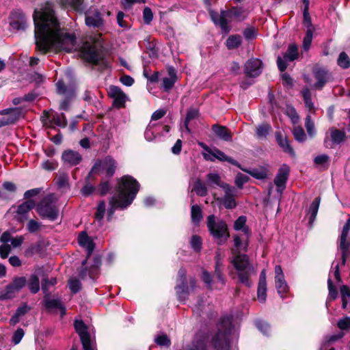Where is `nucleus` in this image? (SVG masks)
<instances>
[{
	"label": "nucleus",
	"mask_w": 350,
	"mask_h": 350,
	"mask_svg": "<svg viewBox=\"0 0 350 350\" xmlns=\"http://www.w3.org/2000/svg\"><path fill=\"white\" fill-rule=\"evenodd\" d=\"M109 95L113 99V105L118 108L124 107L128 98L126 95L117 86H110Z\"/></svg>",
	"instance_id": "aec40b11"
},
{
	"label": "nucleus",
	"mask_w": 350,
	"mask_h": 350,
	"mask_svg": "<svg viewBox=\"0 0 350 350\" xmlns=\"http://www.w3.org/2000/svg\"><path fill=\"white\" fill-rule=\"evenodd\" d=\"M206 153H204V158L207 161H214L215 159H218L221 161H227L234 165L239 167V164L232 158L228 157L223 152L218 149L211 150L208 147L205 148Z\"/></svg>",
	"instance_id": "ddd939ff"
},
{
	"label": "nucleus",
	"mask_w": 350,
	"mask_h": 350,
	"mask_svg": "<svg viewBox=\"0 0 350 350\" xmlns=\"http://www.w3.org/2000/svg\"><path fill=\"white\" fill-rule=\"evenodd\" d=\"M275 138L278 145L284 150V152L291 155L294 154V150L286 137H283L280 132H277L275 133Z\"/></svg>",
	"instance_id": "c85d7f7f"
},
{
	"label": "nucleus",
	"mask_w": 350,
	"mask_h": 350,
	"mask_svg": "<svg viewBox=\"0 0 350 350\" xmlns=\"http://www.w3.org/2000/svg\"><path fill=\"white\" fill-rule=\"evenodd\" d=\"M105 212V203L104 201H101L97 207L96 212L95 213L96 219L100 221L103 219Z\"/></svg>",
	"instance_id": "864d4df0"
},
{
	"label": "nucleus",
	"mask_w": 350,
	"mask_h": 350,
	"mask_svg": "<svg viewBox=\"0 0 350 350\" xmlns=\"http://www.w3.org/2000/svg\"><path fill=\"white\" fill-rule=\"evenodd\" d=\"M338 327L342 330L350 329V317H345L338 321Z\"/></svg>",
	"instance_id": "bf43d9fd"
},
{
	"label": "nucleus",
	"mask_w": 350,
	"mask_h": 350,
	"mask_svg": "<svg viewBox=\"0 0 350 350\" xmlns=\"http://www.w3.org/2000/svg\"><path fill=\"white\" fill-rule=\"evenodd\" d=\"M250 237L251 231L250 229H245V234L241 235H233L234 246L235 248L232 250H237L239 252L240 251L247 252L249 247Z\"/></svg>",
	"instance_id": "a211bd4d"
},
{
	"label": "nucleus",
	"mask_w": 350,
	"mask_h": 350,
	"mask_svg": "<svg viewBox=\"0 0 350 350\" xmlns=\"http://www.w3.org/2000/svg\"><path fill=\"white\" fill-rule=\"evenodd\" d=\"M257 31L253 27H249L243 31V36L247 40H252L256 37Z\"/></svg>",
	"instance_id": "13d9d810"
},
{
	"label": "nucleus",
	"mask_w": 350,
	"mask_h": 350,
	"mask_svg": "<svg viewBox=\"0 0 350 350\" xmlns=\"http://www.w3.org/2000/svg\"><path fill=\"white\" fill-rule=\"evenodd\" d=\"M248 180L249 178L247 176L241 173H239L236 176L235 183L237 187H241L243 184L248 181Z\"/></svg>",
	"instance_id": "69168bd1"
},
{
	"label": "nucleus",
	"mask_w": 350,
	"mask_h": 350,
	"mask_svg": "<svg viewBox=\"0 0 350 350\" xmlns=\"http://www.w3.org/2000/svg\"><path fill=\"white\" fill-rule=\"evenodd\" d=\"M242 42L241 36L239 35H232L226 40V46L228 49L238 48Z\"/></svg>",
	"instance_id": "7c9ffc66"
},
{
	"label": "nucleus",
	"mask_w": 350,
	"mask_h": 350,
	"mask_svg": "<svg viewBox=\"0 0 350 350\" xmlns=\"http://www.w3.org/2000/svg\"><path fill=\"white\" fill-rule=\"evenodd\" d=\"M221 188L224 191V196L221 198H216V200L222 202L225 208L228 209L234 208L237 205L234 200L236 189L229 185H222Z\"/></svg>",
	"instance_id": "4468645a"
},
{
	"label": "nucleus",
	"mask_w": 350,
	"mask_h": 350,
	"mask_svg": "<svg viewBox=\"0 0 350 350\" xmlns=\"http://www.w3.org/2000/svg\"><path fill=\"white\" fill-rule=\"evenodd\" d=\"M245 18V11L240 8H233L228 11H221L220 14L219 26L223 31H230L228 24L233 21H242Z\"/></svg>",
	"instance_id": "0eeeda50"
},
{
	"label": "nucleus",
	"mask_w": 350,
	"mask_h": 350,
	"mask_svg": "<svg viewBox=\"0 0 350 350\" xmlns=\"http://www.w3.org/2000/svg\"><path fill=\"white\" fill-rule=\"evenodd\" d=\"M139 187L137 180L130 176H124L118 180L117 192L109 202L111 207L108 210V219H111L116 208H125L132 203Z\"/></svg>",
	"instance_id": "f03ea898"
},
{
	"label": "nucleus",
	"mask_w": 350,
	"mask_h": 350,
	"mask_svg": "<svg viewBox=\"0 0 350 350\" xmlns=\"http://www.w3.org/2000/svg\"><path fill=\"white\" fill-rule=\"evenodd\" d=\"M62 3L65 6H70L77 11H82L83 10V0H63Z\"/></svg>",
	"instance_id": "e433bc0d"
},
{
	"label": "nucleus",
	"mask_w": 350,
	"mask_h": 350,
	"mask_svg": "<svg viewBox=\"0 0 350 350\" xmlns=\"http://www.w3.org/2000/svg\"><path fill=\"white\" fill-rule=\"evenodd\" d=\"M157 127V125L154 122L148 124L144 133V137L147 141L151 142L155 138L156 135L154 133Z\"/></svg>",
	"instance_id": "72a5a7b5"
},
{
	"label": "nucleus",
	"mask_w": 350,
	"mask_h": 350,
	"mask_svg": "<svg viewBox=\"0 0 350 350\" xmlns=\"http://www.w3.org/2000/svg\"><path fill=\"white\" fill-rule=\"evenodd\" d=\"M78 242L81 247L86 249L88 256H90L94 250V243L86 232H83L79 234L78 237Z\"/></svg>",
	"instance_id": "bb28decb"
},
{
	"label": "nucleus",
	"mask_w": 350,
	"mask_h": 350,
	"mask_svg": "<svg viewBox=\"0 0 350 350\" xmlns=\"http://www.w3.org/2000/svg\"><path fill=\"white\" fill-rule=\"evenodd\" d=\"M166 112V110L164 109H159L155 111L151 116V120L150 122H153L155 120L161 119L165 115Z\"/></svg>",
	"instance_id": "774afa93"
},
{
	"label": "nucleus",
	"mask_w": 350,
	"mask_h": 350,
	"mask_svg": "<svg viewBox=\"0 0 350 350\" xmlns=\"http://www.w3.org/2000/svg\"><path fill=\"white\" fill-rule=\"evenodd\" d=\"M190 244L191 247L196 251H200L202 246V239L197 235H193L191 237Z\"/></svg>",
	"instance_id": "4d7b16f0"
},
{
	"label": "nucleus",
	"mask_w": 350,
	"mask_h": 350,
	"mask_svg": "<svg viewBox=\"0 0 350 350\" xmlns=\"http://www.w3.org/2000/svg\"><path fill=\"white\" fill-rule=\"evenodd\" d=\"M176 291L180 300H185L189 295V288L186 283V271L180 269L178 273Z\"/></svg>",
	"instance_id": "2eb2a0df"
},
{
	"label": "nucleus",
	"mask_w": 350,
	"mask_h": 350,
	"mask_svg": "<svg viewBox=\"0 0 350 350\" xmlns=\"http://www.w3.org/2000/svg\"><path fill=\"white\" fill-rule=\"evenodd\" d=\"M338 65L344 68H348L350 67V59L347 54L345 52H342L340 53L339 57L337 60Z\"/></svg>",
	"instance_id": "37998d69"
},
{
	"label": "nucleus",
	"mask_w": 350,
	"mask_h": 350,
	"mask_svg": "<svg viewBox=\"0 0 350 350\" xmlns=\"http://www.w3.org/2000/svg\"><path fill=\"white\" fill-rule=\"evenodd\" d=\"M313 35V28L307 29L306 36L303 40V48L308 51L311 45Z\"/></svg>",
	"instance_id": "49530a36"
},
{
	"label": "nucleus",
	"mask_w": 350,
	"mask_h": 350,
	"mask_svg": "<svg viewBox=\"0 0 350 350\" xmlns=\"http://www.w3.org/2000/svg\"><path fill=\"white\" fill-rule=\"evenodd\" d=\"M85 24L90 27H99L103 25V19L98 10L91 8L87 11L85 13Z\"/></svg>",
	"instance_id": "412c9836"
},
{
	"label": "nucleus",
	"mask_w": 350,
	"mask_h": 350,
	"mask_svg": "<svg viewBox=\"0 0 350 350\" xmlns=\"http://www.w3.org/2000/svg\"><path fill=\"white\" fill-rule=\"evenodd\" d=\"M258 299L260 302H265L267 297V284L258 283L257 290Z\"/></svg>",
	"instance_id": "a18cd8bd"
},
{
	"label": "nucleus",
	"mask_w": 350,
	"mask_h": 350,
	"mask_svg": "<svg viewBox=\"0 0 350 350\" xmlns=\"http://www.w3.org/2000/svg\"><path fill=\"white\" fill-rule=\"evenodd\" d=\"M305 126L307 130L308 134L310 136L313 137L315 135L316 131L314 129V122L312 121L310 116H308L306 118Z\"/></svg>",
	"instance_id": "603ef678"
},
{
	"label": "nucleus",
	"mask_w": 350,
	"mask_h": 350,
	"mask_svg": "<svg viewBox=\"0 0 350 350\" xmlns=\"http://www.w3.org/2000/svg\"><path fill=\"white\" fill-rule=\"evenodd\" d=\"M302 96L305 102L306 107L312 111L314 109V105L311 100V93L308 88H306L302 91Z\"/></svg>",
	"instance_id": "a19ab883"
},
{
	"label": "nucleus",
	"mask_w": 350,
	"mask_h": 350,
	"mask_svg": "<svg viewBox=\"0 0 350 350\" xmlns=\"http://www.w3.org/2000/svg\"><path fill=\"white\" fill-rule=\"evenodd\" d=\"M321 198H317L315 200L312 202V204L310 206L309 208V214L310 216V221L312 222L317 215L319 204H320Z\"/></svg>",
	"instance_id": "473e14b6"
},
{
	"label": "nucleus",
	"mask_w": 350,
	"mask_h": 350,
	"mask_svg": "<svg viewBox=\"0 0 350 350\" xmlns=\"http://www.w3.org/2000/svg\"><path fill=\"white\" fill-rule=\"evenodd\" d=\"M231 252L232 256L230 262L237 271L240 282L247 286H250L252 282L250 278L252 273H256V271L250 263L248 256L237 250H232Z\"/></svg>",
	"instance_id": "7ed1b4c3"
},
{
	"label": "nucleus",
	"mask_w": 350,
	"mask_h": 350,
	"mask_svg": "<svg viewBox=\"0 0 350 350\" xmlns=\"http://www.w3.org/2000/svg\"><path fill=\"white\" fill-rule=\"evenodd\" d=\"M53 122L60 127H65L67 125V120L64 113L55 114L53 117Z\"/></svg>",
	"instance_id": "3c124183"
},
{
	"label": "nucleus",
	"mask_w": 350,
	"mask_h": 350,
	"mask_svg": "<svg viewBox=\"0 0 350 350\" xmlns=\"http://www.w3.org/2000/svg\"><path fill=\"white\" fill-rule=\"evenodd\" d=\"M35 206L33 200H27L18 206L16 211L17 219L22 222L27 218V213Z\"/></svg>",
	"instance_id": "393cba45"
},
{
	"label": "nucleus",
	"mask_w": 350,
	"mask_h": 350,
	"mask_svg": "<svg viewBox=\"0 0 350 350\" xmlns=\"http://www.w3.org/2000/svg\"><path fill=\"white\" fill-rule=\"evenodd\" d=\"M82 57L87 62L98 64L101 59V55L94 42H85L80 48Z\"/></svg>",
	"instance_id": "9d476101"
},
{
	"label": "nucleus",
	"mask_w": 350,
	"mask_h": 350,
	"mask_svg": "<svg viewBox=\"0 0 350 350\" xmlns=\"http://www.w3.org/2000/svg\"><path fill=\"white\" fill-rule=\"evenodd\" d=\"M175 83V80L172 77H164L163 79L162 87L165 91H168L172 88Z\"/></svg>",
	"instance_id": "e2e57ef3"
},
{
	"label": "nucleus",
	"mask_w": 350,
	"mask_h": 350,
	"mask_svg": "<svg viewBox=\"0 0 350 350\" xmlns=\"http://www.w3.org/2000/svg\"><path fill=\"white\" fill-rule=\"evenodd\" d=\"M208 180L217 186L221 187L222 185H227L226 183H221L220 176L219 174L215 173H211L207 175Z\"/></svg>",
	"instance_id": "5fc2aeb1"
},
{
	"label": "nucleus",
	"mask_w": 350,
	"mask_h": 350,
	"mask_svg": "<svg viewBox=\"0 0 350 350\" xmlns=\"http://www.w3.org/2000/svg\"><path fill=\"white\" fill-rule=\"evenodd\" d=\"M350 230V219L344 225L339 238V249L342 252V265H345L347 258L350 256V238L348 234Z\"/></svg>",
	"instance_id": "1a4fd4ad"
},
{
	"label": "nucleus",
	"mask_w": 350,
	"mask_h": 350,
	"mask_svg": "<svg viewBox=\"0 0 350 350\" xmlns=\"http://www.w3.org/2000/svg\"><path fill=\"white\" fill-rule=\"evenodd\" d=\"M75 328L79 335L83 350H95V343L88 332V327L81 320H76Z\"/></svg>",
	"instance_id": "9b49d317"
},
{
	"label": "nucleus",
	"mask_w": 350,
	"mask_h": 350,
	"mask_svg": "<svg viewBox=\"0 0 350 350\" xmlns=\"http://www.w3.org/2000/svg\"><path fill=\"white\" fill-rule=\"evenodd\" d=\"M153 14L150 8L146 7L143 11V19L146 24H150L152 21Z\"/></svg>",
	"instance_id": "680f3d73"
},
{
	"label": "nucleus",
	"mask_w": 350,
	"mask_h": 350,
	"mask_svg": "<svg viewBox=\"0 0 350 350\" xmlns=\"http://www.w3.org/2000/svg\"><path fill=\"white\" fill-rule=\"evenodd\" d=\"M154 341L158 345L161 347H169L171 343L168 336L164 334L156 336Z\"/></svg>",
	"instance_id": "8fccbe9b"
},
{
	"label": "nucleus",
	"mask_w": 350,
	"mask_h": 350,
	"mask_svg": "<svg viewBox=\"0 0 350 350\" xmlns=\"http://www.w3.org/2000/svg\"><path fill=\"white\" fill-rule=\"evenodd\" d=\"M26 284L25 277L14 278L10 284L0 291V301L13 299Z\"/></svg>",
	"instance_id": "6e6552de"
},
{
	"label": "nucleus",
	"mask_w": 350,
	"mask_h": 350,
	"mask_svg": "<svg viewBox=\"0 0 350 350\" xmlns=\"http://www.w3.org/2000/svg\"><path fill=\"white\" fill-rule=\"evenodd\" d=\"M247 218L245 216L241 215L237 218L234 223V229L235 230H241L243 234H245V230L249 229L246 226Z\"/></svg>",
	"instance_id": "f704fd0d"
},
{
	"label": "nucleus",
	"mask_w": 350,
	"mask_h": 350,
	"mask_svg": "<svg viewBox=\"0 0 350 350\" xmlns=\"http://www.w3.org/2000/svg\"><path fill=\"white\" fill-rule=\"evenodd\" d=\"M223 267L222 258L219 252L215 255V275L216 277L215 282L218 284L215 288H220L224 286L225 279L222 275L221 267Z\"/></svg>",
	"instance_id": "5701e85b"
},
{
	"label": "nucleus",
	"mask_w": 350,
	"mask_h": 350,
	"mask_svg": "<svg viewBox=\"0 0 350 350\" xmlns=\"http://www.w3.org/2000/svg\"><path fill=\"white\" fill-rule=\"evenodd\" d=\"M24 331L21 328L17 329V330L14 332L13 337H12V341L15 345L18 344L22 338L24 336Z\"/></svg>",
	"instance_id": "338daca9"
},
{
	"label": "nucleus",
	"mask_w": 350,
	"mask_h": 350,
	"mask_svg": "<svg viewBox=\"0 0 350 350\" xmlns=\"http://www.w3.org/2000/svg\"><path fill=\"white\" fill-rule=\"evenodd\" d=\"M314 78L317 82L314 86L317 89H321L329 80L328 72L321 68H316L313 70Z\"/></svg>",
	"instance_id": "a878e982"
},
{
	"label": "nucleus",
	"mask_w": 350,
	"mask_h": 350,
	"mask_svg": "<svg viewBox=\"0 0 350 350\" xmlns=\"http://www.w3.org/2000/svg\"><path fill=\"white\" fill-rule=\"evenodd\" d=\"M28 286H29L30 291L33 294L37 293L39 291L40 281H39L38 277L36 275L33 274V275H31V277L29 278Z\"/></svg>",
	"instance_id": "c9c22d12"
},
{
	"label": "nucleus",
	"mask_w": 350,
	"mask_h": 350,
	"mask_svg": "<svg viewBox=\"0 0 350 350\" xmlns=\"http://www.w3.org/2000/svg\"><path fill=\"white\" fill-rule=\"evenodd\" d=\"M10 25L15 30H25L27 27V20L24 13L16 10L12 12L10 16Z\"/></svg>",
	"instance_id": "dca6fc26"
},
{
	"label": "nucleus",
	"mask_w": 350,
	"mask_h": 350,
	"mask_svg": "<svg viewBox=\"0 0 350 350\" xmlns=\"http://www.w3.org/2000/svg\"><path fill=\"white\" fill-rule=\"evenodd\" d=\"M289 171V167L287 165L284 164L280 167L277 176L275 178L274 183L277 186V191L280 193H282L285 188Z\"/></svg>",
	"instance_id": "4be33fe9"
},
{
	"label": "nucleus",
	"mask_w": 350,
	"mask_h": 350,
	"mask_svg": "<svg viewBox=\"0 0 350 350\" xmlns=\"http://www.w3.org/2000/svg\"><path fill=\"white\" fill-rule=\"evenodd\" d=\"M275 272V284L278 294L286 293L288 290V286L285 280L284 275L280 265H276L274 269Z\"/></svg>",
	"instance_id": "6ab92c4d"
},
{
	"label": "nucleus",
	"mask_w": 350,
	"mask_h": 350,
	"mask_svg": "<svg viewBox=\"0 0 350 350\" xmlns=\"http://www.w3.org/2000/svg\"><path fill=\"white\" fill-rule=\"evenodd\" d=\"M41 227V224L34 219H30L27 224V229L29 232H36Z\"/></svg>",
	"instance_id": "6e6d98bb"
},
{
	"label": "nucleus",
	"mask_w": 350,
	"mask_h": 350,
	"mask_svg": "<svg viewBox=\"0 0 350 350\" xmlns=\"http://www.w3.org/2000/svg\"><path fill=\"white\" fill-rule=\"evenodd\" d=\"M37 212L44 219L54 221L58 216V210L54 202V196L49 195L38 205Z\"/></svg>",
	"instance_id": "39448f33"
},
{
	"label": "nucleus",
	"mask_w": 350,
	"mask_h": 350,
	"mask_svg": "<svg viewBox=\"0 0 350 350\" xmlns=\"http://www.w3.org/2000/svg\"><path fill=\"white\" fill-rule=\"evenodd\" d=\"M262 71V64L259 59H250L245 64L244 72L248 77H256Z\"/></svg>",
	"instance_id": "f3484780"
},
{
	"label": "nucleus",
	"mask_w": 350,
	"mask_h": 350,
	"mask_svg": "<svg viewBox=\"0 0 350 350\" xmlns=\"http://www.w3.org/2000/svg\"><path fill=\"white\" fill-rule=\"evenodd\" d=\"M245 171L249 173L254 178L260 180L265 179L267 177L269 173L268 169L264 167L255 168L250 171Z\"/></svg>",
	"instance_id": "c756f323"
},
{
	"label": "nucleus",
	"mask_w": 350,
	"mask_h": 350,
	"mask_svg": "<svg viewBox=\"0 0 350 350\" xmlns=\"http://www.w3.org/2000/svg\"><path fill=\"white\" fill-rule=\"evenodd\" d=\"M345 137V133L344 131L336 129L335 128H331L325 133L324 139V145L326 148H332L336 145H339L342 143Z\"/></svg>",
	"instance_id": "f8f14e48"
},
{
	"label": "nucleus",
	"mask_w": 350,
	"mask_h": 350,
	"mask_svg": "<svg viewBox=\"0 0 350 350\" xmlns=\"http://www.w3.org/2000/svg\"><path fill=\"white\" fill-rule=\"evenodd\" d=\"M45 305L49 309H59L62 316L65 314L66 309L59 299H49L46 301Z\"/></svg>",
	"instance_id": "2f4dec72"
},
{
	"label": "nucleus",
	"mask_w": 350,
	"mask_h": 350,
	"mask_svg": "<svg viewBox=\"0 0 350 350\" xmlns=\"http://www.w3.org/2000/svg\"><path fill=\"white\" fill-rule=\"evenodd\" d=\"M193 189L196 193L200 196H205L207 194V189L204 183L200 180H197L194 185Z\"/></svg>",
	"instance_id": "de8ad7c7"
},
{
	"label": "nucleus",
	"mask_w": 350,
	"mask_h": 350,
	"mask_svg": "<svg viewBox=\"0 0 350 350\" xmlns=\"http://www.w3.org/2000/svg\"><path fill=\"white\" fill-rule=\"evenodd\" d=\"M286 113L291 118L293 124H296L299 122V116L293 107H288Z\"/></svg>",
	"instance_id": "0e129e2a"
},
{
	"label": "nucleus",
	"mask_w": 350,
	"mask_h": 350,
	"mask_svg": "<svg viewBox=\"0 0 350 350\" xmlns=\"http://www.w3.org/2000/svg\"><path fill=\"white\" fill-rule=\"evenodd\" d=\"M206 224L210 234L218 245L224 244L230 237L226 222L220 219H216L214 215H208Z\"/></svg>",
	"instance_id": "20e7f679"
},
{
	"label": "nucleus",
	"mask_w": 350,
	"mask_h": 350,
	"mask_svg": "<svg viewBox=\"0 0 350 350\" xmlns=\"http://www.w3.org/2000/svg\"><path fill=\"white\" fill-rule=\"evenodd\" d=\"M35 40L38 51L45 53L49 51L70 52L78 49L73 34L64 32L55 16L53 5L46 2L34 10Z\"/></svg>",
	"instance_id": "f257e3e1"
},
{
	"label": "nucleus",
	"mask_w": 350,
	"mask_h": 350,
	"mask_svg": "<svg viewBox=\"0 0 350 350\" xmlns=\"http://www.w3.org/2000/svg\"><path fill=\"white\" fill-rule=\"evenodd\" d=\"M284 55V58L289 62L295 60L298 55L297 46L295 44L289 45L287 52Z\"/></svg>",
	"instance_id": "ea45409f"
},
{
	"label": "nucleus",
	"mask_w": 350,
	"mask_h": 350,
	"mask_svg": "<svg viewBox=\"0 0 350 350\" xmlns=\"http://www.w3.org/2000/svg\"><path fill=\"white\" fill-rule=\"evenodd\" d=\"M340 295L342 298V306L345 309L348 304V299L350 298V288L343 285L340 287Z\"/></svg>",
	"instance_id": "4c0bfd02"
},
{
	"label": "nucleus",
	"mask_w": 350,
	"mask_h": 350,
	"mask_svg": "<svg viewBox=\"0 0 350 350\" xmlns=\"http://www.w3.org/2000/svg\"><path fill=\"white\" fill-rule=\"evenodd\" d=\"M293 134L295 139L299 142H303L306 139V135L302 127L299 126H295L293 129Z\"/></svg>",
	"instance_id": "c03bdc74"
},
{
	"label": "nucleus",
	"mask_w": 350,
	"mask_h": 350,
	"mask_svg": "<svg viewBox=\"0 0 350 350\" xmlns=\"http://www.w3.org/2000/svg\"><path fill=\"white\" fill-rule=\"evenodd\" d=\"M212 129L215 134L221 139L226 142L232 140V136L228 129L225 126L213 125Z\"/></svg>",
	"instance_id": "cd10ccee"
},
{
	"label": "nucleus",
	"mask_w": 350,
	"mask_h": 350,
	"mask_svg": "<svg viewBox=\"0 0 350 350\" xmlns=\"http://www.w3.org/2000/svg\"><path fill=\"white\" fill-rule=\"evenodd\" d=\"M116 166V161L110 157H107L103 160L97 161L95 163L89 174V177L94 174L111 177L115 173Z\"/></svg>",
	"instance_id": "423d86ee"
},
{
	"label": "nucleus",
	"mask_w": 350,
	"mask_h": 350,
	"mask_svg": "<svg viewBox=\"0 0 350 350\" xmlns=\"http://www.w3.org/2000/svg\"><path fill=\"white\" fill-rule=\"evenodd\" d=\"M202 217V210L198 205H193L191 206V219L195 224L200 222Z\"/></svg>",
	"instance_id": "79ce46f5"
},
{
	"label": "nucleus",
	"mask_w": 350,
	"mask_h": 350,
	"mask_svg": "<svg viewBox=\"0 0 350 350\" xmlns=\"http://www.w3.org/2000/svg\"><path fill=\"white\" fill-rule=\"evenodd\" d=\"M230 333V329H228L227 330H225L224 332L219 331V333L217 334L215 338H214V342L216 347H219V341L224 340V342L227 344L228 341V336Z\"/></svg>",
	"instance_id": "09e8293b"
},
{
	"label": "nucleus",
	"mask_w": 350,
	"mask_h": 350,
	"mask_svg": "<svg viewBox=\"0 0 350 350\" xmlns=\"http://www.w3.org/2000/svg\"><path fill=\"white\" fill-rule=\"evenodd\" d=\"M62 159L67 165H76L81 162L82 157L78 152L67 150L63 152Z\"/></svg>",
	"instance_id": "b1692460"
},
{
	"label": "nucleus",
	"mask_w": 350,
	"mask_h": 350,
	"mask_svg": "<svg viewBox=\"0 0 350 350\" xmlns=\"http://www.w3.org/2000/svg\"><path fill=\"white\" fill-rule=\"evenodd\" d=\"M271 131V126L268 124H262L256 128V135L258 138H265Z\"/></svg>",
	"instance_id": "58836bf2"
},
{
	"label": "nucleus",
	"mask_w": 350,
	"mask_h": 350,
	"mask_svg": "<svg viewBox=\"0 0 350 350\" xmlns=\"http://www.w3.org/2000/svg\"><path fill=\"white\" fill-rule=\"evenodd\" d=\"M68 286H69L70 291L74 293H77L81 288V283H80L79 280H78L77 279H75V278L70 279L69 280Z\"/></svg>",
	"instance_id": "052dcab7"
}]
</instances>
